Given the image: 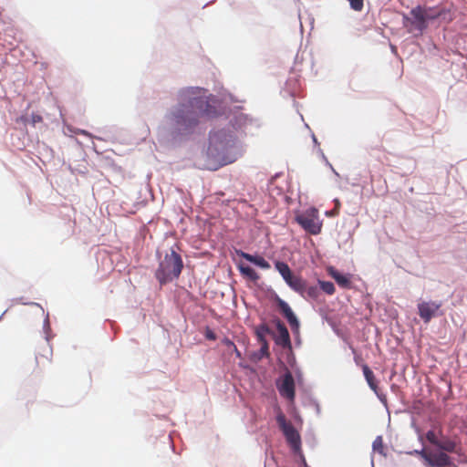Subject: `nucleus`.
<instances>
[{
  "label": "nucleus",
  "mask_w": 467,
  "mask_h": 467,
  "mask_svg": "<svg viewBox=\"0 0 467 467\" xmlns=\"http://www.w3.org/2000/svg\"><path fill=\"white\" fill-rule=\"evenodd\" d=\"M201 93L202 89L198 88H188L180 91L178 106L166 116L172 134H189L199 124L201 119H209L215 115L214 108Z\"/></svg>",
  "instance_id": "obj_1"
},
{
  "label": "nucleus",
  "mask_w": 467,
  "mask_h": 467,
  "mask_svg": "<svg viewBox=\"0 0 467 467\" xmlns=\"http://www.w3.org/2000/svg\"><path fill=\"white\" fill-rule=\"evenodd\" d=\"M233 142L232 136H227L223 131L213 134L210 137V143L206 151L208 161L205 168L217 170L231 162L227 160V152Z\"/></svg>",
  "instance_id": "obj_2"
},
{
  "label": "nucleus",
  "mask_w": 467,
  "mask_h": 467,
  "mask_svg": "<svg viewBox=\"0 0 467 467\" xmlns=\"http://www.w3.org/2000/svg\"><path fill=\"white\" fill-rule=\"evenodd\" d=\"M182 268L183 262L181 255L174 250H171L170 254H167L164 258L161 260L155 272V276L158 281L163 285L178 278Z\"/></svg>",
  "instance_id": "obj_3"
},
{
  "label": "nucleus",
  "mask_w": 467,
  "mask_h": 467,
  "mask_svg": "<svg viewBox=\"0 0 467 467\" xmlns=\"http://www.w3.org/2000/svg\"><path fill=\"white\" fill-rule=\"evenodd\" d=\"M443 13L444 9L438 6L418 5L410 10L411 18L407 19L410 23L411 30L423 32L428 27L429 22L439 18Z\"/></svg>",
  "instance_id": "obj_4"
},
{
  "label": "nucleus",
  "mask_w": 467,
  "mask_h": 467,
  "mask_svg": "<svg viewBox=\"0 0 467 467\" xmlns=\"http://www.w3.org/2000/svg\"><path fill=\"white\" fill-rule=\"evenodd\" d=\"M296 223L308 234L317 235L321 233L322 220L318 210L312 207L296 216Z\"/></svg>",
  "instance_id": "obj_5"
},
{
  "label": "nucleus",
  "mask_w": 467,
  "mask_h": 467,
  "mask_svg": "<svg viewBox=\"0 0 467 467\" xmlns=\"http://www.w3.org/2000/svg\"><path fill=\"white\" fill-rule=\"evenodd\" d=\"M415 454L420 456L426 467H457L451 457L441 451H432L427 449L415 451Z\"/></svg>",
  "instance_id": "obj_6"
},
{
  "label": "nucleus",
  "mask_w": 467,
  "mask_h": 467,
  "mask_svg": "<svg viewBox=\"0 0 467 467\" xmlns=\"http://www.w3.org/2000/svg\"><path fill=\"white\" fill-rule=\"evenodd\" d=\"M276 422L291 448L295 451H299L301 446L300 435L293 424L286 420L285 415L283 412L280 411L276 415Z\"/></svg>",
  "instance_id": "obj_7"
},
{
  "label": "nucleus",
  "mask_w": 467,
  "mask_h": 467,
  "mask_svg": "<svg viewBox=\"0 0 467 467\" xmlns=\"http://www.w3.org/2000/svg\"><path fill=\"white\" fill-rule=\"evenodd\" d=\"M275 267L283 277L285 284L295 292L298 293L304 290L305 279L301 275H295L289 265L281 261L275 263Z\"/></svg>",
  "instance_id": "obj_8"
},
{
  "label": "nucleus",
  "mask_w": 467,
  "mask_h": 467,
  "mask_svg": "<svg viewBox=\"0 0 467 467\" xmlns=\"http://www.w3.org/2000/svg\"><path fill=\"white\" fill-rule=\"evenodd\" d=\"M280 395L293 401L295 400V380L290 371H286L282 379L276 383Z\"/></svg>",
  "instance_id": "obj_9"
},
{
  "label": "nucleus",
  "mask_w": 467,
  "mask_h": 467,
  "mask_svg": "<svg viewBox=\"0 0 467 467\" xmlns=\"http://www.w3.org/2000/svg\"><path fill=\"white\" fill-rule=\"evenodd\" d=\"M441 306V303L434 301L420 302L418 304L419 316L425 323H429L436 316Z\"/></svg>",
  "instance_id": "obj_10"
},
{
  "label": "nucleus",
  "mask_w": 467,
  "mask_h": 467,
  "mask_svg": "<svg viewBox=\"0 0 467 467\" xmlns=\"http://www.w3.org/2000/svg\"><path fill=\"white\" fill-rule=\"evenodd\" d=\"M276 304L280 312L289 323L291 328L293 330L297 331L299 329V321L296 317L295 313L293 312V310L291 309V307L289 306V305L279 297H277L276 299Z\"/></svg>",
  "instance_id": "obj_11"
},
{
  "label": "nucleus",
  "mask_w": 467,
  "mask_h": 467,
  "mask_svg": "<svg viewBox=\"0 0 467 467\" xmlns=\"http://www.w3.org/2000/svg\"><path fill=\"white\" fill-rule=\"evenodd\" d=\"M236 254L247 260L248 262L254 264V265L262 268V269H269L271 267L270 264L261 255L258 254H251L248 253H245L244 251L238 250L236 251Z\"/></svg>",
  "instance_id": "obj_12"
},
{
  "label": "nucleus",
  "mask_w": 467,
  "mask_h": 467,
  "mask_svg": "<svg viewBox=\"0 0 467 467\" xmlns=\"http://www.w3.org/2000/svg\"><path fill=\"white\" fill-rule=\"evenodd\" d=\"M277 330H278V337L276 339V343L283 348H290L291 341H290V336L287 328L285 326L279 322L277 324Z\"/></svg>",
  "instance_id": "obj_13"
},
{
  "label": "nucleus",
  "mask_w": 467,
  "mask_h": 467,
  "mask_svg": "<svg viewBox=\"0 0 467 467\" xmlns=\"http://www.w3.org/2000/svg\"><path fill=\"white\" fill-rule=\"evenodd\" d=\"M237 268L240 271L241 275L250 281L257 282L260 279L259 274L249 265H245L240 263L237 265Z\"/></svg>",
  "instance_id": "obj_14"
},
{
  "label": "nucleus",
  "mask_w": 467,
  "mask_h": 467,
  "mask_svg": "<svg viewBox=\"0 0 467 467\" xmlns=\"http://www.w3.org/2000/svg\"><path fill=\"white\" fill-rule=\"evenodd\" d=\"M362 370L368 385L374 392H377L379 387L373 371L367 364L362 365Z\"/></svg>",
  "instance_id": "obj_15"
},
{
  "label": "nucleus",
  "mask_w": 467,
  "mask_h": 467,
  "mask_svg": "<svg viewBox=\"0 0 467 467\" xmlns=\"http://www.w3.org/2000/svg\"><path fill=\"white\" fill-rule=\"evenodd\" d=\"M329 275L336 280L338 285L344 288H349L351 282L348 275L340 274L338 271L331 269Z\"/></svg>",
  "instance_id": "obj_16"
},
{
  "label": "nucleus",
  "mask_w": 467,
  "mask_h": 467,
  "mask_svg": "<svg viewBox=\"0 0 467 467\" xmlns=\"http://www.w3.org/2000/svg\"><path fill=\"white\" fill-rule=\"evenodd\" d=\"M319 288L315 285H307L306 281L304 283V290L299 295L305 298L317 299L319 296Z\"/></svg>",
  "instance_id": "obj_17"
},
{
  "label": "nucleus",
  "mask_w": 467,
  "mask_h": 467,
  "mask_svg": "<svg viewBox=\"0 0 467 467\" xmlns=\"http://www.w3.org/2000/svg\"><path fill=\"white\" fill-rule=\"evenodd\" d=\"M437 448L439 449L438 451H441V452H453L455 451V448H456V444L453 441L450 440V439H445L443 441H440L438 445H437ZM427 450H430V451H435L434 450H431V449H428L426 448Z\"/></svg>",
  "instance_id": "obj_18"
},
{
  "label": "nucleus",
  "mask_w": 467,
  "mask_h": 467,
  "mask_svg": "<svg viewBox=\"0 0 467 467\" xmlns=\"http://www.w3.org/2000/svg\"><path fill=\"white\" fill-rule=\"evenodd\" d=\"M222 343L225 346L228 353H234L238 358H242L241 352L238 350V348L232 340L225 337L223 339Z\"/></svg>",
  "instance_id": "obj_19"
},
{
  "label": "nucleus",
  "mask_w": 467,
  "mask_h": 467,
  "mask_svg": "<svg viewBox=\"0 0 467 467\" xmlns=\"http://www.w3.org/2000/svg\"><path fill=\"white\" fill-rule=\"evenodd\" d=\"M320 289H322L327 295H333L336 291L335 285L332 282L329 281H318Z\"/></svg>",
  "instance_id": "obj_20"
},
{
  "label": "nucleus",
  "mask_w": 467,
  "mask_h": 467,
  "mask_svg": "<svg viewBox=\"0 0 467 467\" xmlns=\"http://www.w3.org/2000/svg\"><path fill=\"white\" fill-rule=\"evenodd\" d=\"M426 439L427 441L431 443L432 445H434L435 447H437L440 440L438 438V435L436 434V432L434 431H427L426 433Z\"/></svg>",
  "instance_id": "obj_21"
},
{
  "label": "nucleus",
  "mask_w": 467,
  "mask_h": 467,
  "mask_svg": "<svg viewBox=\"0 0 467 467\" xmlns=\"http://www.w3.org/2000/svg\"><path fill=\"white\" fill-rule=\"evenodd\" d=\"M373 450L379 451V453H383V440L381 436H378L372 444Z\"/></svg>",
  "instance_id": "obj_22"
},
{
  "label": "nucleus",
  "mask_w": 467,
  "mask_h": 467,
  "mask_svg": "<svg viewBox=\"0 0 467 467\" xmlns=\"http://www.w3.org/2000/svg\"><path fill=\"white\" fill-rule=\"evenodd\" d=\"M351 8L355 11L360 12L364 6V0H348Z\"/></svg>",
  "instance_id": "obj_23"
},
{
  "label": "nucleus",
  "mask_w": 467,
  "mask_h": 467,
  "mask_svg": "<svg viewBox=\"0 0 467 467\" xmlns=\"http://www.w3.org/2000/svg\"><path fill=\"white\" fill-rule=\"evenodd\" d=\"M42 121H43V118H42V116H40V115H39V114H37V113H32V115H31V120H30V122H31V124H32V125H34V126H35L36 123H39V122H42Z\"/></svg>",
  "instance_id": "obj_24"
},
{
  "label": "nucleus",
  "mask_w": 467,
  "mask_h": 467,
  "mask_svg": "<svg viewBox=\"0 0 467 467\" xmlns=\"http://www.w3.org/2000/svg\"><path fill=\"white\" fill-rule=\"evenodd\" d=\"M375 394L378 396V398L380 400L381 402H383L384 404H386L387 402V398H386V395H384L383 393H381L379 389V388L377 389V392H375Z\"/></svg>",
  "instance_id": "obj_25"
},
{
  "label": "nucleus",
  "mask_w": 467,
  "mask_h": 467,
  "mask_svg": "<svg viewBox=\"0 0 467 467\" xmlns=\"http://www.w3.org/2000/svg\"><path fill=\"white\" fill-rule=\"evenodd\" d=\"M205 337L210 340H214L216 338L215 334L211 330L206 331Z\"/></svg>",
  "instance_id": "obj_26"
},
{
  "label": "nucleus",
  "mask_w": 467,
  "mask_h": 467,
  "mask_svg": "<svg viewBox=\"0 0 467 467\" xmlns=\"http://www.w3.org/2000/svg\"><path fill=\"white\" fill-rule=\"evenodd\" d=\"M267 349H268V346H267L266 342L265 341L261 350L263 352H267Z\"/></svg>",
  "instance_id": "obj_27"
}]
</instances>
